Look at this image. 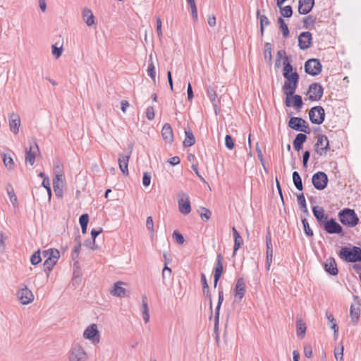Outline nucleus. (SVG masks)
<instances>
[{"instance_id": "473e14b6", "label": "nucleus", "mask_w": 361, "mask_h": 361, "mask_svg": "<svg viewBox=\"0 0 361 361\" xmlns=\"http://www.w3.org/2000/svg\"><path fill=\"white\" fill-rule=\"evenodd\" d=\"M185 137L183 141V146L186 147L192 146L195 143V138L189 127L188 129H185Z\"/></svg>"}, {"instance_id": "a18cd8bd", "label": "nucleus", "mask_w": 361, "mask_h": 361, "mask_svg": "<svg viewBox=\"0 0 361 361\" xmlns=\"http://www.w3.org/2000/svg\"><path fill=\"white\" fill-rule=\"evenodd\" d=\"M7 194L10 198L11 202L15 206L18 204V200L15 195L14 190L11 185V184L8 183L6 186Z\"/></svg>"}, {"instance_id": "3c124183", "label": "nucleus", "mask_w": 361, "mask_h": 361, "mask_svg": "<svg viewBox=\"0 0 361 361\" xmlns=\"http://www.w3.org/2000/svg\"><path fill=\"white\" fill-rule=\"evenodd\" d=\"M42 261L41 252L39 249L35 251L30 257V262L32 265H37Z\"/></svg>"}, {"instance_id": "1a4fd4ad", "label": "nucleus", "mask_w": 361, "mask_h": 361, "mask_svg": "<svg viewBox=\"0 0 361 361\" xmlns=\"http://www.w3.org/2000/svg\"><path fill=\"white\" fill-rule=\"evenodd\" d=\"M329 182L327 175L323 171H318L313 174L312 183L315 189L322 190L326 188Z\"/></svg>"}, {"instance_id": "e433bc0d", "label": "nucleus", "mask_w": 361, "mask_h": 361, "mask_svg": "<svg viewBox=\"0 0 361 361\" xmlns=\"http://www.w3.org/2000/svg\"><path fill=\"white\" fill-rule=\"evenodd\" d=\"M142 316L143 320L147 323L149 320V308L147 305V298L146 295L142 297Z\"/></svg>"}, {"instance_id": "f3484780", "label": "nucleus", "mask_w": 361, "mask_h": 361, "mask_svg": "<svg viewBox=\"0 0 361 361\" xmlns=\"http://www.w3.org/2000/svg\"><path fill=\"white\" fill-rule=\"evenodd\" d=\"M223 255L221 253H219L216 256V261L215 264V267L214 269V287L216 288L219 280L220 279L223 272H224V266H223Z\"/></svg>"}, {"instance_id": "338daca9", "label": "nucleus", "mask_w": 361, "mask_h": 361, "mask_svg": "<svg viewBox=\"0 0 361 361\" xmlns=\"http://www.w3.org/2000/svg\"><path fill=\"white\" fill-rule=\"evenodd\" d=\"M310 157V151L306 150V151H305L303 152V154H302V165H303V167L305 168V169L307 167V164H308V161H309Z\"/></svg>"}, {"instance_id": "2f4dec72", "label": "nucleus", "mask_w": 361, "mask_h": 361, "mask_svg": "<svg viewBox=\"0 0 361 361\" xmlns=\"http://www.w3.org/2000/svg\"><path fill=\"white\" fill-rule=\"evenodd\" d=\"M207 94L211 102L212 103L215 112L216 113V107L219 101L216 99L217 95L214 87L208 86L207 87Z\"/></svg>"}, {"instance_id": "4be33fe9", "label": "nucleus", "mask_w": 361, "mask_h": 361, "mask_svg": "<svg viewBox=\"0 0 361 361\" xmlns=\"http://www.w3.org/2000/svg\"><path fill=\"white\" fill-rule=\"evenodd\" d=\"M312 212L314 216L315 217L318 223L321 225H322L325 222V221H326L329 219L328 214H325L324 209L322 207L314 206L312 207Z\"/></svg>"}, {"instance_id": "c9c22d12", "label": "nucleus", "mask_w": 361, "mask_h": 361, "mask_svg": "<svg viewBox=\"0 0 361 361\" xmlns=\"http://www.w3.org/2000/svg\"><path fill=\"white\" fill-rule=\"evenodd\" d=\"M297 200L299 204L300 210L306 215L309 216V212L307 210L306 200L303 193H300L297 195Z\"/></svg>"}, {"instance_id": "69168bd1", "label": "nucleus", "mask_w": 361, "mask_h": 361, "mask_svg": "<svg viewBox=\"0 0 361 361\" xmlns=\"http://www.w3.org/2000/svg\"><path fill=\"white\" fill-rule=\"evenodd\" d=\"M146 227L150 233H153V232H154V221H153V219L152 216H148L147 218Z\"/></svg>"}, {"instance_id": "aec40b11", "label": "nucleus", "mask_w": 361, "mask_h": 361, "mask_svg": "<svg viewBox=\"0 0 361 361\" xmlns=\"http://www.w3.org/2000/svg\"><path fill=\"white\" fill-rule=\"evenodd\" d=\"M9 118V128L11 131L14 134H18L19 131V127L20 126V118L18 114L11 113L8 116Z\"/></svg>"}, {"instance_id": "b1692460", "label": "nucleus", "mask_w": 361, "mask_h": 361, "mask_svg": "<svg viewBox=\"0 0 361 361\" xmlns=\"http://www.w3.org/2000/svg\"><path fill=\"white\" fill-rule=\"evenodd\" d=\"M324 267L325 271L331 276H336L338 273L336 260L333 257L326 259Z\"/></svg>"}, {"instance_id": "bb28decb", "label": "nucleus", "mask_w": 361, "mask_h": 361, "mask_svg": "<svg viewBox=\"0 0 361 361\" xmlns=\"http://www.w3.org/2000/svg\"><path fill=\"white\" fill-rule=\"evenodd\" d=\"M307 137L305 133H298L296 135L293 145L295 150L299 152L302 149V145L306 142Z\"/></svg>"}, {"instance_id": "72a5a7b5", "label": "nucleus", "mask_w": 361, "mask_h": 361, "mask_svg": "<svg viewBox=\"0 0 361 361\" xmlns=\"http://www.w3.org/2000/svg\"><path fill=\"white\" fill-rule=\"evenodd\" d=\"M359 306L360 304H357V307H355L353 305H351L350 307V315L354 325L357 324L359 317L360 316V309Z\"/></svg>"}, {"instance_id": "13d9d810", "label": "nucleus", "mask_w": 361, "mask_h": 361, "mask_svg": "<svg viewBox=\"0 0 361 361\" xmlns=\"http://www.w3.org/2000/svg\"><path fill=\"white\" fill-rule=\"evenodd\" d=\"M225 146L228 149H233L235 147L233 139L231 135H226L225 137Z\"/></svg>"}, {"instance_id": "4d7b16f0", "label": "nucleus", "mask_w": 361, "mask_h": 361, "mask_svg": "<svg viewBox=\"0 0 361 361\" xmlns=\"http://www.w3.org/2000/svg\"><path fill=\"white\" fill-rule=\"evenodd\" d=\"M84 245L87 247L90 248L92 250H99V246L96 244L95 240H86L84 243Z\"/></svg>"}, {"instance_id": "6ab92c4d", "label": "nucleus", "mask_w": 361, "mask_h": 361, "mask_svg": "<svg viewBox=\"0 0 361 361\" xmlns=\"http://www.w3.org/2000/svg\"><path fill=\"white\" fill-rule=\"evenodd\" d=\"M314 6V0H299L298 12L302 15H307L312 11Z\"/></svg>"}, {"instance_id": "052dcab7", "label": "nucleus", "mask_w": 361, "mask_h": 361, "mask_svg": "<svg viewBox=\"0 0 361 361\" xmlns=\"http://www.w3.org/2000/svg\"><path fill=\"white\" fill-rule=\"evenodd\" d=\"M334 356L336 361H342L343 356V346L341 348H336L334 350Z\"/></svg>"}, {"instance_id": "7c9ffc66", "label": "nucleus", "mask_w": 361, "mask_h": 361, "mask_svg": "<svg viewBox=\"0 0 361 361\" xmlns=\"http://www.w3.org/2000/svg\"><path fill=\"white\" fill-rule=\"evenodd\" d=\"M290 59L288 56H285L283 57V76H288L290 74H293L295 71H293V67L290 63Z\"/></svg>"}, {"instance_id": "6e6552de", "label": "nucleus", "mask_w": 361, "mask_h": 361, "mask_svg": "<svg viewBox=\"0 0 361 361\" xmlns=\"http://www.w3.org/2000/svg\"><path fill=\"white\" fill-rule=\"evenodd\" d=\"M309 118L312 123L320 125L325 119V111L321 106L312 107L309 111Z\"/></svg>"}, {"instance_id": "cd10ccee", "label": "nucleus", "mask_w": 361, "mask_h": 361, "mask_svg": "<svg viewBox=\"0 0 361 361\" xmlns=\"http://www.w3.org/2000/svg\"><path fill=\"white\" fill-rule=\"evenodd\" d=\"M60 257H58L57 255L52 256L51 257H48L46 259L43 264L44 271L49 275V272L52 270L54 266L57 263Z\"/></svg>"}, {"instance_id": "ea45409f", "label": "nucleus", "mask_w": 361, "mask_h": 361, "mask_svg": "<svg viewBox=\"0 0 361 361\" xmlns=\"http://www.w3.org/2000/svg\"><path fill=\"white\" fill-rule=\"evenodd\" d=\"M278 23L279 25V29L281 30L283 37L284 38L288 37L289 34H290L289 29H288L287 24L286 23L285 20H283V18L282 17H279L278 18Z\"/></svg>"}, {"instance_id": "423d86ee", "label": "nucleus", "mask_w": 361, "mask_h": 361, "mask_svg": "<svg viewBox=\"0 0 361 361\" xmlns=\"http://www.w3.org/2000/svg\"><path fill=\"white\" fill-rule=\"evenodd\" d=\"M330 150V145L328 137L323 134L317 136V142L314 145V152L319 156L325 154Z\"/></svg>"}, {"instance_id": "09e8293b", "label": "nucleus", "mask_w": 361, "mask_h": 361, "mask_svg": "<svg viewBox=\"0 0 361 361\" xmlns=\"http://www.w3.org/2000/svg\"><path fill=\"white\" fill-rule=\"evenodd\" d=\"M326 317L329 322L331 324V329L334 330V334H336L338 331V326L336 324L333 315L330 312H326Z\"/></svg>"}, {"instance_id": "9b49d317", "label": "nucleus", "mask_w": 361, "mask_h": 361, "mask_svg": "<svg viewBox=\"0 0 361 361\" xmlns=\"http://www.w3.org/2000/svg\"><path fill=\"white\" fill-rule=\"evenodd\" d=\"M309 99L311 101L320 100L324 94V88L320 83L313 82L308 88Z\"/></svg>"}, {"instance_id": "680f3d73", "label": "nucleus", "mask_w": 361, "mask_h": 361, "mask_svg": "<svg viewBox=\"0 0 361 361\" xmlns=\"http://www.w3.org/2000/svg\"><path fill=\"white\" fill-rule=\"evenodd\" d=\"M52 54L56 58H59L63 52L62 47H57L55 44H53L51 47Z\"/></svg>"}, {"instance_id": "5701e85b", "label": "nucleus", "mask_w": 361, "mask_h": 361, "mask_svg": "<svg viewBox=\"0 0 361 361\" xmlns=\"http://www.w3.org/2000/svg\"><path fill=\"white\" fill-rule=\"evenodd\" d=\"M186 197L185 200L180 198L178 200V209L180 212L184 215L188 214L191 212V205L189 197L184 194Z\"/></svg>"}, {"instance_id": "393cba45", "label": "nucleus", "mask_w": 361, "mask_h": 361, "mask_svg": "<svg viewBox=\"0 0 361 361\" xmlns=\"http://www.w3.org/2000/svg\"><path fill=\"white\" fill-rule=\"evenodd\" d=\"M161 135L166 143L171 144L173 142V133L171 126L169 123H166L163 126Z\"/></svg>"}, {"instance_id": "412c9836", "label": "nucleus", "mask_w": 361, "mask_h": 361, "mask_svg": "<svg viewBox=\"0 0 361 361\" xmlns=\"http://www.w3.org/2000/svg\"><path fill=\"white\" fill-rule=\"evenodd\" d=\"M245 283L243 278L240 277L237 279L236 284L235 286V298H238L240 301L244 297L246 289Z\"/></svg>"}, {"instance_id": "4c0bfd02", "label": "nucleus", "mask_w": 361, "mask_h": 361, "mask_svg": "<svg viewBox=\"0 0 361 361\" xmlns=\"http://www.w3.org/2000/svg\"><path fill=\"white\" fill-rule=\"evenodd\" d=\"M271 49L272 46L271 43L266 42L264 44V57L266 62L271 65L272 62V54H271Z\"/></svg>"}, {"instance_id": "f257e3e1", "label": "nucleus", "mask_w": 361, "mask_h": 361, "mask_svg": "<svg viewBox=\"0 0 361 361\" xmlns=\"http://www.w3.org/2000/svg\"><path fill=\"white\" fill-rule=\"evenodd\" d=\"M283 77L285 82L282 90L286 95L285 104L287 107H294L298 112H300L303 106L302 99L300 95L295 94L300 80L299 74L295 71L293 74Z\"/></svg>"}, {"instance_id": "c756f323", "label": "nucleus", "mask_w": 361, "mask_h": 361, "mask_svg": "<svg viewBox=\"0 0 361 361\" xmlns=\"http://www.w3.org/2000/svg\"><path fill=\"white\" fill-rule=\"evenodd\" d=\"M123 284L121 281H118L114 283V288L111 290V294L117 297H124L126 295V290L121 287V285Z\"/></svg>"}, {"instance_id": "39448f33", "label": "nucleus", "mask_w": 361, "mask_h": 361, "mask_svg": "<svg viewBox=\"0 0 361 361\" xmlns=\"http://www.w3.org/2000/svg\"><path fill=\"white\" fill-rule=\"evenodd\" d=\"M322 226L329 234H337L341 237L345 235L343 227L334 218H329Z\"/></svg>"}, {"instance_id": "6e6d98bb", "label": "nucleus", "mask_w": 361, "mask_h": 361, "mask_svg": "<svg viewBox=\"0 0 361 361\" xmlns=\"http://www.w3.org/2000/svg\"><path fill=\"white\" fill-rule=\"evenodd\" d=\"M243 243V240L241 236L234 238V246H233V256L235 255L237 250L240 247L242 244Z\"/></svg>"}, {"instance_id": "f8f14e48", "label": "nucleus", "mask_w": 361, "mask_h": 361, "mask_svg": "<svg viewBox=\"0 0 361 361\" xmlns=\"http://www.w3.org/2000/svg\"><path fill=\"white\" fill-rule=\"evenodd\" d=\"M133 144L129 145L128 149L126 154H120L118 159L120 170L125 176L128 175V161L132 153Z\"/></svg>"}, {"instance_id": "c03bdc74", "label": "nucleus", "mask_w": 361, "mask_h": 361, "mask_svg": "<svg viewBox=\"0 0 361 361\" xmlns=\"http://www.w3.org/2000/svg\"><path fill=\"white\" fill-rule=\"evenodd\" d=\"M200 216L202 221H207L210 219L212 216V212L205 207H200L198 210Z\"/></svg>"}, {"instance_id": "774afa93", "label": "nucleus", "mask_w": 361, "mask_h": 361, "mask_svg": "<svg viewBox=\"0 0 361 361\" xmlns=\"http://www.w3.org/2000/svg\"><path fill=\"white\" fill-rule=\"evenodd\" d=\"M304 355L306 357L310 358L312 355V348L311 345L307 344L304 346Z\"/></svg>"}, {"instance_id": "a19ab883", "label": "nucleus", "mask_w": 361, "mask_h": 361, "mask_svg": "<svg viewBox=\"0 0 361 361\" xmlns=\"http://www.w3.org/2000/svg\"><path fill=\"white\" fill-rule=\"evenodd\" d=\"M257 18H259L260 20V32L261 35H263L264 32V27L268 26L270 24V22L265 15H260L259 10L257 11Z\"/></svg>"}, {"instance_id": "9d476101", "label": "nucleus", "mask_w": 361, "mask_h": 361, "mask_svg": "<svg viewBox=\"0 0 361 361\" xmlns=\"http://www.w3.org/2000/svg\"><path fill=\"white\" fill-rule=\"evenodd\" d=\"M224 301V291L223 288L219 286V295H218V303L215 309V315H214V332L216 334V341H219V314H220V309Z\"/></svg>"}, {"instance_id": "ddd939ff", "label": "nucleus", "mask_w": 361, "mask_h": 361, "mask_svg": "<svg viewBox=\"0 0 361 361\" xmlns=\"http://www.w3.org/2000/svg\"><path fill=\"white\" fill-rule=\"evenodd\" d=\"M266 268L269 270L273 259V245L269 228H267L266 234Z\"/></svg>"}, {"instance_id": "dca6fc26", "label": "nucleus", "mask_w": 361, "mask_h": 361, "mask_svg": "<svg viewBox=\"0 0 361 361\" xmlns=\"http://www.w3.org/2000/svg\"><path fill=\"white\" fill-rule=\"evenodd\" d=\"M83 337L86 339L91 340L92 343H97L99 342V332L95 324L90 325L83 333Z\"/></svg>"}, {"instance_id": "20e7f679", "label": "nucleus", "mask_w": 361, "mask_h": 361, "mask_svg": "<svg viewBox=\"0 0 361 361\" xmlns=\"http://www.w3.org/2000/svg\"><path fill=\"white\" fill-rule=\"evenodd\" d=\"M288 126L290 128L296 131L310 134L311 130L307 121L300 117L291 116L288 121Z\"/></svg>"}, {"instance_id": "4468645a", "label": "nucleus", "mask_w": 361, "mask_h": 361, "mask_svg": "<svg viewBox=\"0 0 361 361\" xmlns=\"http://www.w3.org/2000/svg\"><path fill=\"white\" fill-rule=\"evenodd\" d=\"M87 359V354L82 346L77 344L72 347L70 351L69 361H86Z\"/></svg>"}, {"instance_id": "864d4df0", "label": "nucleus", "mask_w": 361, "mask_h": 361, "mask_svg": "<svg viewBox=\"0 0 361 361\" xmlns=\"http://www.w3.org/2000/svg\"><path fill=\"white\" fill-rule=\"evenodd\" d=\"M281 14L284 18H290L293 15V8L290 6H286L284 7H281Z\"/></svg>"}, {"instance_id": "f03ea898", "label": "nucleus", "mask_w": 361, "mask_h": 361, "mask_svg": "<svg viewBox=\"0 0 361 361\" xmlns=\"http://www.w3.org/2000/svg\"><path fill=\"white\" fill-rule=\"evenodd\" d=\"M338 257L346 262H361V248L357 246L342 247L338 252Z\"/></svg>"}, {"instance_id": "a878e982", "label": "nucleus", "mask_w": 361, "mask_h": 361, "mask_svg": "<svg viewBox=\"0 0 361 361\" xmlns=\"http://www.w3.org/2000/svg\"><path fill=\"white\" fill-rule=\"evenodd\" d=\"M34 148H35L37 152L39 151V147L36 142H34L33 145H30L29 149H25V161L28 162L30 165H33L35 161V152L34 151Z\"/></svg>"}, {"instance_id": "e2e57ef3", "label": "nucleus", "mask_w": 361, "mask_h": 361, "mask_svg": "<svg viewBox=\"0 0 361 361\" xmlns=\"http://www.w3.org/2000/svg\"><path fill=\"white\" fill-rule=\"evenodd\" d=\"M151 183V175L148 172L143 173L142 184L145 187H148Z\"/></svg>"}, {"instance_id": "79ce46f5", "label": "nucleus", "mask_w": 361, "mask_h": 361, "mask_svg": "<svg viewBox=\"0 0 361 361\" xmlns=\"http://www.w3.org/2000/svg\"><path fill=\"white\" fill-rule=\"evenodd\" d=\"M293 181L295 187L299 191H302L303 190L302 181V178L298 171H294L293 173Z\"/></svg>"}, {"instance_id": "7ed1b4c3", "label": "nucleus", "mask_w": 361, "mask_h": 361, "mask_svg": "<svg viewBox=\"0 0 361 361\" xmlns=\"http://www.w3.org/2000/svg\"><path fill=\"white\" fill-rule=\"evenodd\" d=\"M340 222L348 227H354L359 223V218L354 209L345 208L341 210L338 214Z\"/></svg>"}, {"instance_id": "37998d69", "label": "nucleus", "mask_w": 361, "mask_h": 361, "mask_svg": "<svg viewBox=\"0 0 361 361\" xmlns=\"http://www.w3.org/2000/svg\"><path fill=\"white\" fill-rule=\"evenodd\" d=\"M149 57H150V60L148 63L147 72V75L150 77V78L152 80V81L155 83L156 82L155 67L152 61V55H150Z\"/></svg>"}, {"instance_id": "a211bd4d", "label": "nucleus", "mask_w": 361, "mask_h": 361, "mask_svg": "<svg viewBox=\"0 0 361 361\" xmlns=\"http://www.w3.org/2000/svg\"><path fill=\"white\" fill-rule=\"evenodd\" d=\"M18 297L20 302L23 305L30 303L34 299L32 293L26 286L18 291Z\"/></svg>"}, {"instance_id": "2eb2a0df", "label": "nucleus", "mask_w": 361, "mask_h": 361, "mask_svg": "<svg viewBox=\"0 0 361 361\" xmlns=\"http://www.w3.org/2000/svg\"><path fill=\"white\" fill-rule=\"evenodd\" d=\"M298 46L300 49L305 50L312 46V35L309 31L302 32L298 36Z\"/></svg>"}, {"instance_id": "f704fd0d", "label": "nucleus", "mask_w": 361, "mask_h": 361, "mask_svg": "<svg viewBox=\"0 0 361 361\" xmlns=\"http://www.w3.org/2000/svg\"><path fill=\"white\" fill-rule=\"evenodd\" d=\"M82 16L87 26H92L94 24V16L90 9L87 8H84Z\"/></svg>"}, {"instance_id": "de8ad7c7", "label": "nucleus", "mask_w": 361, "mask_h": 361, "mask_svg": "<svg viewBox=\"0 0 361 361\" xmlns=\"http://www.w3.org/2000/svg\"><path fill=\"white\" fill-rule=\"evenodd\" d=\"M301 221L303 226L304 232L307 237H312L314 233L312 230L310 228L309 223L305 217L301 218Z\"/></svg>"}, {"instance_id": "5fc2aeb1", "label": "nucleus", "mask_w": 361, "mask_h": 361, "mask_svg": "<svg viewBox=\"0 0 361 361\" xmlns=\"http://www.w3.org/2000/svg\"><path fill=\"white\" fill-rule=\"evenodd\" d=\"M172 237L176 240V242L179 245H183L185 242L183 235L178 231H173Z\"/></svg>"}, {"instance_id": "c85d7f7f", "label": "nucleus", "mask_w": 361, "mask_h": 361, "mask_svg": "<svg viewBox=\"0 0 361 361\" xmlns=\"http://www.w3.org/2000/svg\"><path fill=\"white\" fill-rule=\"evenodd\" d=\"M306 324L301 318L298 317L296 319V334L298 338H303L306 332Z\"/></svg>"}, {"instance_id": "58836bf2", "label": "nucleus", "mask_w": 361, "mask_h": 361, "mask_svg": "<svg viewBox=\"0 0 361 361\" xmlns=\"http://www.w3.org/2000/svg\"><path fill=\"white\" fill-rule=\"evenodd\" d=\"M316 17L312 15H309L307 17L304 18L302 20L303 28L306 30L312 29L314 23H316Z\"/></svg>"}, {"instance_id": "bf43d9fd", "label": "nucleus", "mask_w": 361, "mask_h": 361, "mask_svg": "<svg viewBox=\"0 0 361 361\" xmlns=\"http://www.w3.org/2000/svg\"><path fill=\"white\" fill-rule=\"evenodd\" d=\"M202 290H203L204 295L207 298H208L209 300V309H210L209 319H211L212 317V295H211V293L209 291V287L207 289H202Z\"/></svg>"}, {"instance_id": "8fccbe9b", "label": "nucleus", "mask_w": 361, "mask_h": 361, "mask_svg": "<svg viewBox=\"0 0 361 361\" xmlns=\"http://www.w3.org/2000/svg\"><path fill=\"white\" fill-rule=\"evenodd\" d=\"M63 183H53L54 191L58 198H62L63 196Z\"/></svg>"}, {"instance_id": "603ef678", "label": "nucleus", "mask_w": 361, "mask_h": 361, "mask_svg": "<svg viewBox=\"0 0 361 361\" xmlns=\"http://www.w3.org/2000/svg\"><path fill=\"white\" fill-rule=\"evenodd\" d=\"M56 255H57L58 257H60L59 251L54 248L48 249L42 252V257L45 259H48L49 257H51Z\"/></svg>"}, {"instance_id": "49530a36", "label": "nucleus", "mask_w": 361, "mask_h": 361, "mask_svg": "<svg viewBox=\"0 0 361 361\" xmlns=\"http://www.w3.org/2000/svg\"><path fill=\"white\" fill-rule=\"evenodd\" d=\"M3 161L5 165V166L8 169L11 170L13 169V158L11 157L10 154L4 153L3 154Z\"/></svg>"}, {"instance_id": "0eeeda50", "label": "nucleus", "mask_w": 361, "mask_h": 361, "mask_svg": "<svg viewBox=\"0 0 361 361\" xmlns=\"http://www.w3.org/2000/svg\"><path fill=\"white\" fill-rule=\"evenodd\" d=\"M304 69L307 74L316 76L322 72V66L319 59H310L305 61Z\"/></svg>"}, {"instance_id": "0e129e2a", "label": "nucleus", "mask_w": 361, "mask_h": 361, "mask_svg": "<svg viewBox=\"0 0 361 361\" xmlns=\"http://www.w3.org/2000/svg\"><path fill=\"white\" fill-rule=\"evenodd\" d=\"M154 109L153 106H148L146 109V117L148 120L152 121L154 118Z\"/></svg>"}]
</instances>
